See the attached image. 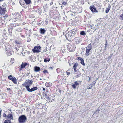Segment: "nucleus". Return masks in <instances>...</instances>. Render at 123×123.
<instances>
[{"mask_svg":"<svg viewBox=\"0 0 123 123\" xmlns=\"http://www.w3.org/2000/svg\"><path fill=\"white\" fill-rule=\"evenodd\" d=\"M61 71L62 72V70H61Z\"/></svg>","mask_w":123,"mask_h":123,"instance_id":"55","label":"nucleus"},{"mask_svg":"<svg viewBox=\"0 0 123 123\" xmlns=\"http://www.w3.org/2000/svg\"><path fill=\"white\" fill-rule=\"evenodd\" d=\"M53 0H52V1L50 3V5L51 6L52 5V4H53Z\"/></svg>","mask_w":123,"mask_h":123,"instance_id":"37","label":"nucleus"},{"mask_svg":"<svg viewBox=\"0 0 123 123\" xmlns=\"http://www.w3.org/2000/svg\"><path fill=\"white\" fill-rule=\"evenodd\" d=\"M81 82L80 81H79L78 82L77 81H76L74 82V84L76 86H78L80 84V83Z\"/></svg>","mask_w":123,"mask_h":123,"instance_id":"23","label":"nucleus"},{"mask_svg":"<svg viewBox=\"0 0 123 123\" xmlns=\"http://www.w3.org/2000/svg\"><path fill=\"white\" fill-rule=\"evenodd\" d=\"M66 72L67 73V74L68 75H69L70 74V73L69 72H68L67 71Z\"/></svg>","mask_w":123,"mask_h":123,"instance_id":"34","label":"nucleus"},{"mask_svg":"<svg viewBox=\"0 0 123 123\" xmlns=\"http://www.w3.org/2000/svg\"><path fill=\"white\" fill-rule=\"evenodd\" d=\"M91 87L89 86H88L87 87L88 89H90L91 88Z\"/></svg>","mask_w":123,"mask_h":123,"instance_id":"42","label":"nucleus"},{"mask_svg":"<svg viewBox=\"0 0 123 123\" xmlns=\"http://www.w3.org/2000/svg\"><path fill=\"white\" fill-rule=\"evenodd\" d=\"M92 49L91 45L90 44H89L86 48V51L85 55L88 56L90 54V52Z\"/></svg>","mask_w":123,"mask_h":123,"instance_id":"4","label":"nucleus"},{"mask_svg":"<svg viewBox=\"0 0 123 123\" xmlns=\"http://www.w3.org/2000/svg\"><path fill=\"white\" fill-rule=\"evenodd\" d=\"M3 116L5 117H7V115L5 113L3 114Z\"/></svg>","mask_w":123,"mask_h":123,"instance_id":"36","label":"nucleus"},{"mask_svg":"<svg viewBox=\"0 0 123 123\" xmlns=\"http://www.w3.org/2000/svg\"><path fill=\"white\" fill-rule=\"evenodd\" d=\"M6 9L5 8L0 7V14L2 15L4 14L5 12Z\"/></svg>","mask_w":123,"mask_h":123,"instance_id":"9","label":"nucleus"},{"mask_svg":"<svg viewBox=\"0 0 123 123\" xmlns=\"http://www.w3.org/2000/svg\"><path fill=\"white\" fill-rule=\"evenodd\" d=\"M48 92V90H46V92Z\"/></svg>","mask_w":123,"mask_h":123,"instance_id":"53","label":"nucleus"},{"mask_svg":"<svg viewBox=\"0 0 123 123\" xmlns=\"http://www.w3.org/2000/svg\"><path fill=\"white\" fill-rule=\"evenodd\" d=\"M93 86V84H91L89 86L91 87L92 88Z\"/></svg>","mask_w":123,"mask_h":123,"instance_id":"33","label":"nucleus"},{"mask_svg":"<svg viewBox=\"0 0 123 123\" xmlns=\"http://www.w3.org/2000/svg\"><path fill=\"white\" fill-rule=\"evenodd\" d=\"M3 123H12L10 120H7L5 121Z\"/></svg>","mask_w":123,"mask_h":123,"instance_id":"25","label":"nucleus"},{"mask_svg":"<svg viewBox=\"0 0 123 123\" xmlns=\"http://www.w3.org/2000/svg\"><path fill=\"white\" fill-rule=\"evenodd\" d=\"M7 117L8 119H10L13 120V116L11 114H9L7 116Z\"/></svg>","mask_w":123,"mask_h":123,"instance_id":"15","label":"nucleus"},{"mask_svg":"<svg viewBox=\"0 0 123 123\" xmlns=\"http://www.w3.org/2000/svg\"><path fill=\"white\" fill-rule=\"evenodd\" d=\"M48 4H46L45 6H44V8L45 9H46L47 8V6H48Z\"/></svg>","mask_w":123,"mask_h":123,"instance_id":"28","label":"nucleus"},{"mask_svg":"<svg viewBox=\"0 0 123 123\" xmlns=\"http://www.w3.org/2000/svg\"><path fill=\"white\" fill-rule=\"evenodd\" d=\"M111 7V6L110 4H108V8H106V13H107L109 11Z\"/></svg>","mask_w":123,"mask_h":123,"instance_id":"20","label":"nucleus"},{"mask_svg":"<svg viewBox=\"0 0 123 123\" xmlns=\"http://www.w3.org/2000/svg\"><path fill=\"white\" fill-rule=\"evenodd\" d=\"M43 90L45 91V88H43Z\"/></svg>","mask_w":123,"mask_h":123,"instance_id":"47","label":"nucleus"},{"mask_svg":"<svg viewBox=\"0 0 123 123\" xmlns=\"http://www.w3.org/2000/svg\"><path fill=\"white\" fill-rule=\"evenodd\" d=\"M37 3L40 4L41 3V1L40 0H38L37 2Z\"/></svg>","mask_w":123,"mask_h":123,"instance_id":"38","label":"nucleus"},{"mask_svg":"<svg viewBox=\"0 0 123 123\" xmlns=\"http://www.w3.org/2000/svg\"><path fill=\"white\" fill-rule=\"evenodd\" d=\"M79 60H80L81 61V63L82 65H84L85 64L84 62V60L82 58H81L80 57H79Z\"/></svg>","mask_w":123,"mask_h":123,"instance_id":"19","label":"nucleus"},{"mask_svg":"<svg viewBox=\"0 0 123 123\" xmlns=\"http://www.w3.org/2000/svg\"><path fill=\"white\" fill-rule=\"evenodd\" d=\"M21 1H19V3H20V4L22 6V3H21Z\"/></svg>","mask_w":123,"mask_h":123,"instance_id":"45","label":"nucleus"},{"mask_svg":"<svg viewBox=\"0 0 123 123\" xmlns=\"http://www.w3.org/2000/svg\"><path fill=\"white\" fill-rule=\"evenodd\" d=\"M28 65L27 63H22V64L21 65V68H23L24 67H25V66H26Z\"/></svg>","mask_w":123,"mask_h":123,"instance_id":"18","label":"nucleus"},{"mask_svg":"<svg viewBox=\"0 0 123 123\" xmlns=\"http://www.w3.org/2000/svg\"><path fill=\"white\" fill-rule=\"evenodd\" d=\"M8 79L10 80H12L15 84H17V80L15 77H13L12 75H10L8 77Z\"/></svg>","mask_w":123,"mask_h":123,"instance_id":"7","label":"nucleus"},{"mask_svg":"<svg viewBox=\"0 0 123 123\" xmlns=\"http://www.w3.org/2000/svg\"><path fill=\"white\" fill-rule=\"evenodd\" d=\"M76 29H74L66 33L65 35L66 39L68 41H71L75 37V35L77 32Z\"/></svg>","mask_w":123,"mask_h":123,"instance_id":"1","label":"nucleus"},{"mask_svg":"<svg viewBox=\"0 0 123 123\" xmlns=\"http://www.w3.org/2000/svg\"><path fill=\"white\" fill-rule=\"evenodd\" d=\"M26 120L27 118L24 115H22L19 117L18 121L20 123H25Z\"/></svg>","mask_w":123,"mask_h":123,"instance_id":"3","label":"nucleus"},{"mask_svg":"<svg viewBox=\"0 0 123 123\" xmlns=\"http://www.w3.org/2000/svg\"><path fill=\"white\" fill-rule=\"evenodd\" d=\"M106 45H107V44H106H106L105 45V47H106Z\"/></svg>","mask_w":123,"mask_h":123,"instance_id":"54","label":"nucleus"},{"mask_svg":"<svg viewBox=\"0 0 123 123\" xmlns=\"http://www.w3.org/2000/svg\"><path fill=\"white\" fill-rule=\"evenodd\" d=\"M16 50L18 51L19 49H18V48H16Z\"/></svg>","mask_w":123,"mask_h":123,"instance_id":"52","label":"nucleus"},{"mask_svg":"<svg viewBox=\"0 0 123 123\" xmlns=\"http://www.w3.org/2000/svg\"><path fill=\"white\" fill-rule=\"evenodd\" d=\"M52 83L50 82H46L45 84V86L47 87H50L51 86Z\"/></svg>","mask_w":123,"mask_h":123,"instance_id":"16","label":"nucleus"},{"mask_svg":"<svg viewBox=\"0 0 123 123\" xmlns=\"http://www.w3.org/2000/svg\"><path fill=\"white\" fill-rule=\"evenodd\" d=\"M33 81L31 80H29L27 82H25V83L24 86L26 87V86H30V85H31L33 83Z\"/></svg>","mask_w":123,"mask_h":123,"instance_id":"8","label":"nucleus"},{"mask_svg":"<svg viewBox=\"0 0 123 123\" xmlns=\"http://www.w3.org/2000/svg\"><path fill=\"white\" fill-rule=\"evenodd\" d=\"M7 17V16L6 15V16H5V17Z\"/></svg>","mask_w":123,"mask_h":123,"instance_id":"56","label":"nucleus"},{"mask_svg":"<svg viewBox=\"0 0 123 123\" xmlns=\"http://www.w3.org/2000/svg\"><path fill=\"white\" fill-rule=\"evenodd\" d=\"M80 34L81 35H85V33L84 31H82L81 32H80Z\"/></svg>","mask_w":123,"mask_h":123,"instance_id":"27","label":"nucleus"},{"mask_svg":"<svg viewBox=\"0 0 123 123\" xmlns=\"http://www.w3.org/2000/svg\"><path fill=\"white\" fill-rule=\"evenodd\" d=\"M41 47L40 46H35L33 49H32V51L34 53H38L41 52Z\"/></svg>","mask_w":123,"mask_h":123,"instance_id":"5","label":"nucleus"},{"mask_svg":"<svg viewBox=\"0 0 123 123\" xmlns=\"http://www.w3.org/2000/svg\"><path fill=\"white\" fill-rule=\"evenodd\" d=\"M49 97L48 96H46L45 97L46 98L48 99H49Z\"/></svg>","mask_w":123,"mask_h":123,"instance_id":"41","label":"nucleus"},{"mask_svg":"<svg viewBox=\"0 0 123 123\" xmlns=\"http://www.w3.org/2000/svg\"><path fill=\"white\" fill-rule=\"evenodd\" d=\"M16 30L18 31H20L21 30L19 29H17Z\"/></svg>","mask_w":123,"mask_h":123,"instance_id":"35","label":"nucleus"},{"mask_svg":"<svg viewBox=\"0 0 123 123\" xmlns=\"http://www.w3.org/2000/svg\"><path fill=\"white\" fill-rule=\"evenodd\" d=\"M26 87L27 90L29 92H32L35 90H37L38 89L37 87H35L32 88L31 89H30L29 88L30 86H26Z\"/></svg>","mask_w":123,"mask_h":123,"instance_id":"6","label":"nucleus"},{"mask_svg":"<svg viewBox=\"0 0 123 123\" xmlns=\"http://www.w3.org/2000/svg\"><path fill=\"white\" fill-rule=\"evenodd\" d=\"M1 1L2 0H0V2H1Z\"/></svg>","mask_w":123,"mask_h":123,"instance_id":"57","label":"nucleus"},{"mask_svg":"<svg viewBox=\"0 0 123 123\" xmlns=\"http://www.w3.org/2000/svg\"><path fill=\"white\" fill-rule=\"evenodd\" d=\"M95 83H96V82H95V83H94V84H95Z\"/></svg>","mask_w":123,"mask_h":123,"instance_id":"59","label":"nucleus"},{"mask_svg":"<svg viewBox=\"0 0 123 123\" xmlns=\"http://www.w3.org/2000/svg\"><path fill=\"white\" fill-rule=\"evenodd\" d=\"M20 17V16L18 13H16V15L14 16V18L15 19H19Z\"/></svg>","mask_w":123,"mask_h":123,"instance_id":"14","label":"nucleus"},{"mask_svg":"<svg viewBox=\"0 0 123 123\" xmlns=\"http://www.w3.org/2000/svg\"><path fill=\"white\" fill-rule=\"evenodd\" d=\"M7 49V50H6V53L7 54V55H12V52L10 51L11 49Z\"/></svg>","mask_w":123,"mask_h":123,"instance_id":"13","label":"nucleus"},{"mask_svg":"<svg viewBox=\"0 0 123 123\" xmlns=\"http://www.w3.org/2000/svg\"><path fill=\"white\" fill-rule=\"evenodd\" d=\"M27 54H29L30 53V52H29V51H27Z\"/></svg>","mask_w":123,"mask_h":123,"instance_id":"46","label":"nucleus"},{"mask_svg":"<svg viewBox=\"0 0 123 123\" xmlns=\"http://www.w3.org/2000/svg\"><path fill=\"white\" fill-rule=\"evenodd\" d=\"M46 31L44 29H41L40 30V32L41 33L44 34L45 32Z\"/></svg>","mask_w":123,"mask_h":123,"instance_id":"22","label":"nucleus"},{"mask_svg":"<svg viewBox=\"0 0 123 123\" xmlns=\"http://www.w3.org/2000/svg\"><path fill=\"white\" fill-rule=\"evenodd\" d=\"M15 42L16 44H20V43L18 41H16Z\"/></svg>","mask_w":123,"mask_h":123,"instance_id":"32","label":"nucleus"},{"mask_svg":"<svg viewBox=\"0 0 123 123\" xmlns=\"http://www.w3.org/2000/svg\"><path fill=\"white\" fill-rule=\"evenodd\" d=\"M28 41H29V40H28V41H27L28 42H29Z\"/></svg>","mask_w":123,"mask_h":123,"instance_id":"60","label":"nucleus"},{"mask_svg":"<svg viewBox=\"0 0 123 123\" xmlns=\"http://www.w3.org/2000/svg\"><path fill=\"white\" fill-rule=\"evenodd\" d=\"M64 7L63 6H61V8L62 9H63V7Z\"/></svg>","mask_w":123,"mask_h":123,"instance_id":"48","label":"nucleus"},{"mask_svg":"<svg viewBox=\"0 0 123 123\" xmlns=\"http://www.w3.org/2000/svg\"><path fill=\"white\" fill-rule=\"evenodd\" d=\"M67 4V2H65V1L63 2L62 3V4H63L64 5H66Z\"/></svg>","mask_w":123,"mask_h":123,"instance_id":"30","label":"nucleus"},{"mask_svg":"<svg viewBox=\"0 0 123 123\" xmlns=\"http://www.w3.org/2000/svg\"><path fill=\"white\" fill-rule=\"evenodd\" d=\"M50 59L49 58H47L44 60V62H47V61L49 62L50 61Z\"/></svg>","mask_w":123,"mask_h":123,"instance_id":"24","label":"nucleus"},{"mask_svg":"<svg viewBox=\"0 0 123 123\" xmlns=\"http://www.w3.org/2000/svg\"><path fill=\"white\" fill-rule=\"evenodd\" d=\"M10 88H8L7 89V90H10Z\"/></svg>","mask_w":123,"mask_h":123,"instance_id":"49","label":"nucleus"},{"mask_svg":"<svg viewBox=\"0 0 123 123\" xmlns=\"http://www.w3.org/2000/svg\"><path fill=\"white\" fill-rule=\"evenodd\" d=\"M69 70H68V71H69Z\"/></svg>","mask_w":123,"mask_h":123,"instance_id":"62","label":"nucleus"},{"mask_svg":"<svg viewBox=\"0 0 123 123\" xmlns=\"http://www.w3.org/2000/svg\"><path fill=\"white\" fill-rule=\"evenodd\" d=\"M40 80H41V79L40 78Z\"/></svg>","mask_w":123,"mask_h":123,"instance_id":"58","label":"nucleus"},{"mask_svg":"<svg viewBox=\"0 0 123 123\" xmlns=\"http://www.w3.org/2000/svg\"><path fill=\"white\" fill-rule=\"evenodd\" d=\"M49 68H50L51 69H52L53 68V67H50Z\"/></svg>","mask_w":123,"mask_h":123,"instance_id":"43","label":"nucleus"},{"mask_svg":"<svg viewBox=\"0 0 123 123\" xmlns=\"http://www.w3.org/2000/svg\"><path fill=\"white\" fill-rule=\"evenodd\" d=\"M13 28H10L9 29V28H8V30L10 32H12V30Z\"/></svg>","mask_w":123,"mask_h":123,"instance_id":"31","label":"nucleus"},{"mask_svg":"<svg viewBox=\"0 0 123 123\" xmlns=\"http://www.w3.org/2000/svg\"><path fill=\"white\" fill-rule=\"evenodd\" d=\"M78 66V64L77 63H75L74 65L73 66V68L74 69V71L75 72H76V68Z\"/></svg>","mask_w":123,"mask_h":123,"instance_id":"17","label":"nucleus"},{"mask_svg":"<svg viewBox=\"0 0 123 123\" xmlns=\"http://www.w3.org/2000/svg\"><path fill=\"white\" fill-rule=\"evenodd\" d=\"M47 72H47V71L46 70H45L44 71H43V72L45 73H46Z\"/></svg>","mask_w":123,"mask_h":123,"instance_id":"39","label":"nucleus"},{"mask_svg":"<svg viewBox=\"0 0 123 123\" xmlns=\"http://www.w3.org/2000/svg\"><path fill=\"white\" fill-rule=\"evenodd\" d=\"M90 9L93 12H97V11L95 9V8L94 5H92L90 7Z\"/></svg>","mask_w":123,"mask_h":123,"instance_id":"11","label":"nucleus"},{"mask_svg":"<svg viewBox=\"0 0 123 123\" xmlns=\"http://www.w3.org/2000/svg\"><path fill=\"white\" fill-rule=\"evenodd\" d=\"M34 69L35 72H37L40 71V68L39 67L36 66L34 67Z\"/></svg>","mask_w":123,"mask_h":123,"instance_id":"12","label":"nucleus"},{"mask_svg":"<svg viewBox=\"0 0 123 123\" xmlns=\"http://www.w3.org/2000/svg\"><path fill=\"white\" fill-rule=\"evenodd\" d=\"M89 80H88L89 81H90V77H89Z\"/></svg>","mask_w":123,"mask_h":123,"instance_id":"50","label":"nucleus"},{"mask_svg":"<svg viewBox=\"0 0 123 123\" xmlns=\"http://www.w3.org/2000/svg\"><path fill=\"white\" fill-rule=\"evenodd\" d=\"M1 112V110L0 109V115Z\"/></svg>","mask_w":123,"mask_h":123,"instance_id":"44","label":"nucleus"},{"mask_svg":"<svg viewBox=\"0 0 123 123\" xmlns=\"http://www.w3.org/2000/svg\"><path fill=\"white\" fill-rule=\"evenodd\" d=\"M120 19H121V20H123V13L120 15Z\"/></svg>","mask_w":123,"mask_h":123,"instance_id":"26","label":"nucleus"},{"mask_svg":"<svg viewBox=\"0 0 123 123\" xmlns=\"http://www.w3.org/2000/svg\"><path fill=\"white\" fill-rule=\"evenodd\" d=\"M100 93H101V92H99L98 93V94H99Z\"/></svg>","mask_w":123,"mask_h":123,"instance_id":"51","label":"nucleus"},{"mask_svg":"<svg viewBox=\"0 0 123 123\" xmlns=\"http://www.w3.org/2000/svg\"><path fill=\"white\" fill-rule=\"evenodd\" d=\"M72 86L74 89H75L76 88V85L74 84H73Z\"/></svg>","mask_w":123,"mask_h":123,"instance_id":"29","label":"nucleus"},{"mask_svg":"<svg viewBox=\"0 0 123 123\" xmlns=\"http://www.w3.org/2000/svg\"><path fill=\"white\" fill-rule=\"evenodd\" d=\"M75 42L76 44L79 43L81 41V40L79 37H76L75 38Z\"/></svg>","mask_w":123,"mask_h":123,"instance_id":"10","label":"nucleus"},{"mask_svg":"<svg viewBox=\"0 0 123 123\" xmlns=\"http://www.w3.org/2000/svg\"><path fill=\"white\" fill-rule=\"evenodd\" d=\"M80 75H77L76 76V78H78L80 76Z\"/></svg>","mask_w":123,"mask_h":123,"instance_id":"40","label":"nucleus"},{"mask_svg":"<svg viewBox=\"0 0 123 123\" xmlns=\"http://www.w3.org/2000/svg\"><path fill=\"white\" fill-rule=\"evenodd\" d=\"M28 41H29V40H28V41H27L28 42H29Z\"/></svg>","mask_w":123,"mask_h":123,"instance_id":"61","label":"nucleus"},{"mask_svg":"<svg viewBox=\"0 0 123 123\" xmlns=\"http://www.w3.org/2000/svg\"><path fill=\"white\" fill-rule=\"evenodd\" d=\"M26 4H29L31 3V0H24Z\"/></svg>","mask_w":123,"mask_h":123,"instance_id":"21","label":"nucleus"},{"mask_svg":"<svg viewBox=\"0 0 123 123\" xmlns=\"http://www.w3.org/2000/svg\"><path fill=\"white\" fill-rule=\"evenodd\" d=\"M68 48L70 51L73 52L75 50L76 47L74 43H72L68 45Z\"/></svg>","mask_w":123,"mask_h":123,"instance_id":"2","label":"nucleus"}]
</instances>
